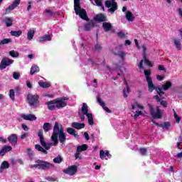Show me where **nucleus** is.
I'll list each match as a JSON object with an SVG mask.
<instances>
[{
	"label": "nucleus",
	"mask_w": 182,
	"mask_h": 182,
	"mask_svg": "<svg viewBox=\"0 0 182 182\" xmlns=\"http://www.w3.org/2000/svg\"><path fill=\"white\" fill-rule=\"evenodd\" d=\"M122 79L124 80V83L126 86V88H124V97H127V95L130 93V87H129V84H127V81L124 78V75L122 74Z\"/></svg>",
	"instance_id": "dca6fc26"
},
{
	"label": "nucleus",
	"mask_w": 182,
	"mask_h": 182,
	"mask_svg": "<svg viewBox=\"0 0 182 182\" xmlns=\"http://www.w3.org/2000/svg\"><path fill=\"white\" fill-rule=\"evenodd\" d=\"M174 117L176 120V122L180 123V120H181V118H180V117H178V115H177V113H176L175 111H174Z\"/></svg>",
	"instance_id": "864d4df0"
},
{
	"label": "nucleus",
	"mask_w": 182,
	"mask_h": 182,
	"mask_svg": "<svg viewBox=\"0 0 182 182\" xmlns=\"http://www.w3.org/2000/svg\"><path fill=\"white\" fill-rule=\"evenodd\" d=\"M38 136L40 139V143L42 147H44L46 151L49 150L52 146H58L59 141L61 144L66 143V133H65V129H63V126L58 122H55L53 129V134L50 137L52 142L47 144L46 141H45L42 129L38 130Z\"/></svg>",
	"instance_id": "f257e3e1"
},
{
	"label": "nucleus",
	"mask_w": 182,
	"mask_h": 182,
	"mask_svg": "<svg viewBox=\"0 0 182 182\" xmlns=\"http://www.w3.org/2000/svg\"><path fill=\"white\" fill-rule=\"evenodd\" d=\"M85 150H87V145L86 144H82L77 147V151L78 153H81V151H85Z\"/></svg>",
	"instance_id": "a19ab883"
},
{
	"label": "nucleus",
	"mask_w": 182,
	"mask_h": 182,
	"mask_svg": "<svg viewBox=\"0 0 182 182\" xmlns=\"http://www.w3.org/2000/svg\"><path fill=\"white\" fill-rule=\"evenodd\" d=\"M46 180H48V181H56V178L53 177H47L46 178Z\"/></svg>",
	"instance_id": "bf43d9fd"
},
{
	"label": "nucleus",
	"mask_w": 182,
	"mask_h": 182,
	"mask_svg": "<svg viewBox=\"0 0 182 182\" xmlns=\"http://www.w3.org/2000/svg\"><path fill=\"white\" fill-rule=\"evenodd\" d=\"M46 105L48 106V110H56L54 100L46 102Z\"/></svg>",
	"instance_id": "bb28decb"
},
{
	"label": "nucleus",
	"mask_w": 182,
	"mask_h": 182,
	"mask_svg": "<svg viewBox=\"0 0 182 182\" xmlns=\"http://www.w3.org/2000/svg\"><path fill=\"white\" fill-rule=\"evenodd\" d=\"M142 112L141 111H136L135 114L134 115V120H136V119L139 117V116H141Z\"/></svg>",
	"instance_id": "8fccbe9b"
},
{
	"label": "nucleus",
	"mask_w": 182,
	"mask_h": 182,
	"mask_svg": "<svg viewBox=\"0 0 182 182\" xmlns=\"http://www.w3.org/2000/svg\"><path fill=\"white\" fill-rule=\"evenodd\" d=\"M43 97H49L50 99H53L54 95L52 94H43Z\"/></svg>",
	"instance_id": "6e6d98bb"
},
{
	"label": "nucleus",
	"mask_w": 182,
	"mask_h": 182,
	"mask_svg": "<svg viewBox=\"0 0 182 182\" xmlns=\"http://www.w3.org/2000/svg\"><path fill=\"white\" fill-rule=\"evenodd\" d=\"M49 41H52V37L50 35H44L39 38V42H48Z\"/></svg>",
	"instance_id": "2f4dec72"
},
{
	"label": "nucleus",
	"mask_w": 182,
	"mask_h": 182,
	"mask_svg": "<svg viewBox=\"0 0 182 182\" xmlns=\"http://www.w3.org/2000/svg\"><path fill=\"white\" fill-rule=\"evenodd\" d=\"M97 100L99 105H100V106H102V109H104L105 110V112H107V113H112V111H110V109H109V108H107V107H106L105 105V102H103L102 100V98L97 97Z\"/></svg>",
	"instance_id": "393cba45"
},
{
	"label": "nucleus",
	"mask_w": 182,
	"mask_h": 182,
	"mask_svg": "<svg viewBox=\"0 0 182 182\" xmlns=\"http://www.w3.org/2000/svg\"><path fill=\"white\" fill-rule=\"evenodd\" d=\"M173 43L178 50H181V41H180V39L175 38L173 40Z\"/></svg>",
	"instance_id": "c9c22d12"
},
{
	"label": "nucleus",
	"mask_w": 182,
	"mask_h": 182,
	"mask_svg": "<svg viewBox=\"0 0 182 182\" xmlns=\"http://www.w3.org/2000/svg\"><path fill=\"white\" fill-rule=\"evenodd\" d=\"M6 153V152L5 149L4 148H2V149L0 151V156H5Z\"/></svg>",
	"instance_id": "338daca9"
},
{
	"label": "nucleus",
	"mask_w": 182,
	"mask_h": 182,
	"mask_svg": "<svg viewBox=\"0 0 182 182\" xmlns=\"http://www.w3.org/2000/svg\"><path fill=\"white\" fill-rule=\"evenodd\" d=\"M12 42V39L11 38H4L0 41V45H6L8 43H11Z\"/></svg>",
	"instance_id": "c03bdc74"
},
{
	"label": "nucleus",
	"mask_w": 182,
	"mask_h": 182,
	"mask_svg": "<svg viewBox=\"0 0 182 182\" xmlns=\"http://www.w3.org/2000/svg\"><path fill=\"white\" fill-rule=\"evenodd\" d=\"M157 80H159V82H161V80H164V76L162 75H156Z\"/></svg>",
	"instance_id": "e2e57ef3"
},
{
	"label": "nucleus",
	"mask_w": 182,
	"mask_h": 182,
	"mask_svg": "<svg viewBox=\"0 0 182 182\" xmlns=\"http://www.w3.org/2000/svg\"><path fill=\"white\" fill-rule=\"evenodd\" d=\"M94 20L97 22H106V21H107V17L103 14H100L94 17Z\"/></svg>",
	"instance_id": "aec40b11"
},
{
	"label": "nucleus",
	"mask_w": 182,
	"mask_h": 182,
	"mask_svg": "<svg viewBox=\"0 0 182 182\" xmlns=\"http://www.w3.org/2000/svg\"><path fill=\"white\" fill-rule=\"evenodd\" d=\"M88 65H90L91 66H95V65H99V63H95L93 60L90 59L88 60Z\"/></svg>",
	"instance_id": "603ef678"
},
{
	"label": "nucleus",
	"mask_w": 182,
	"mask_h": 182,
	"mask_svg": "<svg viewBox=\"0 0 182 182\" xmlns=\"http://www.w3.org/2000/svg\"><path fill=\"white\" fill-rule=\"evenodd\" d=\"M63 161V158L60 155H58L57 157L54 158L53 162L57 164H60V162Z\"/></svg>",
	"instance_id": "79ce46f5"
},
{
	"label": "nucleus",
	"mask_w": 182,
	"mask_h": 182,
	"mask_svg": "<svg viewBox=\"0 0 182 182\" xmlns=\"http://www.w3.org/2000/svg\"><path fill=\"white\" fill-rule=\"evenodd\" d=\"M92 28H95V21L90 20L88 23L84 25V29L87 32H89Z\"/></svg>",
	"instance_id": "4be33fe9"
},
{
	"label": "nucleus",
	"mask_w": 182,
	"mask_h": 182,
	"mask_svg": "<svg viewBox=\"0 0 182 182\" xmlns=\"http://www.w3.org/2000/svg\"><path fill=\"white\" fill-rule=\"evenodd\" d=\"M100 157L101 160H105L106 157H108V159H112V154L109 153V151H103L100 150Z\"/></svg>",
	"instance_id": "6ab92c4d"
},
{
	"label": "nucleus",
	"mask_w": 182,
	"mask_h": 182,
	"mask_svg": "<svg viewBox=\"0 0 182 182\" xmlns=\"http://www.w3.org/2000/svg\"><path fill=\"white\" fill-rule=\"evenodd\" d=\"M3 149H4V151H6V153H8V151H11V150H12V146H3Z\"/></svg>",
	"instance_id": "3c124183"
},
{
	"label": "nucleus",
	"mask_w": 182,
	"mask_h": 182,
	"mask_svg": "<svg viewBox=\"0 0 182 182\" xmlns=\"http://www.w3.org/2000/svg\"><path fill=\"white\" fill-rule=\"evenodd\" d=\"M33 36H35V30L30 29L27 33V39L28 41H32L33 39Z\"/></svg>",
	"instance_id": "7c9ffc66"
},
{
	"label": "nucleus",
	"mask_w": 182,
	"mask_h": 182,
	"mask_svg": "<svg viewBox=\"0 0 182 182\" xmlns=\"http://www.w3.org/2000/svg\"><path fill=\"white\" fill-rule=\"evenodd\" d=\"M125 18L127 19L128 22H133L136 17L134 15H133V13L131 11H128L125 13Z\"/></svg>",
	"instance_id": "5701e85b"
},
{
	"label": "nucleus",
	"mask_w": 182,
	"mask_h": 182,
	"mask_svg": "<svg viewBox=\"0 0 182 182\" xmlns=\"http://www.w3.org/2000/svg\"><path fill=\"white\" fill-rule=\"evenodd\" d=\"M152 123L158 126L159 127H161L162 129H165L166 130H168L170 129V122H164V124H159L156 122V121L152 120Z\"/></svg>",
	"instance_id": "412c9836"
},
{
	"label": "nucleus",
	"mask_w": 182,
	"mask_h": 182,
	"mask_svg": "<svg viewBox=\"0 0 182 182\" xmlns=\"http://www.w3.org/2000/svg\"><path fill=\"white\" fill-rule=\"evenodd\" d=\"M102 47L100 44L97 43L95 45V50L96 52H100V50H102Z\"/></svg>",
	"instance_id": "de8ad7c7"
},
{
	"label": "nucleus",
	"mask_w": 182,
	"mask_h": 182,
	"mask_svg": "<svg viewBox=\"0 0 182 182\" xmlns=\"http://www.w3.org/2000/svg\"><path fill=\"white\" fill-rule=\"evenodd\" d=\"M39 72V67L38 65H33L31 68L30 75H35Z\"/></svg>",
	"instance_id": "ea45409f"
},
{
	"label": "nucleus",
	"mask_w": 182,
	"mask_h": 182,
	"mask_svg": "<svg viewBox=\"0 0 182 182\" xmlns=\"http://www.w3.org/2000/svg\"><path fill=\"white\" fill-rule=\"evenodd\" d=\"M9 166L10 164L8 163V161H4L0 167V173H2V171L6 168H9Z\"/></svg>",
	"instance_id": "473e14b6"
},
{
	"label": "nucleus",
	"mask_w": 182,
	"mask_h": 182,
	"mask_svg": "<svg viewBox=\"0 0 182 182\" xmlns=\"http://www.w3.org/2000/svg\"><path fill=\"white\" fill-rule=\"evenodd\" d=\"M26 86L28 89H32V83H31L30 81H26Z\"/></svg>",
	"instance_id": "774afa93"
},
{
	"label": "nucleus",
	"mask_w": 182,
	"mask_h": 182,
	"mask_svg": "<svg viewBox=\"0 0 182 182\" xmlns=\"http://www.w3.org/2000/svg\"><path fill=\"white\" fill-rule=\"evenodd\" d=\"M154 97L158 103H161V106L167 107V102H166L165 101H161V99H160V97L159 95H155Z\"/></svg>",
	"instance_id": "e433bc0d"
},
{
	"label": "nucleus",
	"mask_w": 182,
	"mask_h": 182,
	"mask_svg": "<svg viewBox=\"0 0 182 182\" xmlns=\"http://www.w3.org/2000/svg\"><path fill=\"white\" fill-rule=\"evenodd\" d=\"M4 22L6 23V26H7V28H9L10 26H12L14 23V20H12V18L11 17H6L4 19Z\"/></svg>",
	"instance_id": "cd10ccee"
},
{
	"label": "nucleus",
	"mask_w": 182,
	"mask_h": 182,
	"mask_svg": "<svg viewBox=\"0 0 182 182\" xmlns=\"http://www.w3.org/2000/svg\"><path fill=\"white\" fill-rule=\"evenodd\" d=\"M8 141L11 146H16L18 144V135L16 134H12L8 136Z\"/></svg>",
	"instance_id": "4468645a"
},
{
	"label": "nucleus",
	"mask_w": 182,
	"mask_h": 182,
	"mask_svg": "<svg viewBox=\"0 0 182 182\" xmlns=\"http://www.w3.org/2000/svg\"><path fill=\"white\" fill-rule=\"evenodd\" d=\"M28 136H29V134H28V132L23 133V134H22L21 135V139L22 140H23V139H26V137H28Z\"/></svg>",
	"instance_id": "4d7b16f0"
},
{
	"label": "nucleus",
	"mask_w": 182,
	"mask_h": 182,
	"mask_svg": "<svg viewBox=\"0 0 182 182\" xmlns=\"http://www.w3.org/2000/svg\"><path fill=\"white\" fill-rule=\"evenodd\" d=\"M71 127L73 129H77V130H80L81 129H85V124L79 122H73Z\"/></svg>",
	"instance_id": "a878e982"
},
{
	"label": "nucleus",
	"mask_w": 182,
	"mask_h": 182,
	"mask_svg": "<svg viewBox=\"0 0 182 182\" xmlns=\"http://www.w3.org/2000/svg\"><path fill=\"white\" fill-rule=\"evenodd\" d=\"M43 129L46 133H48L50 130H52V124L46 122L43 125Z\"/></svg>",
	"instance_id": "c85d7f7f"
},
{
	"label": "nucleus",
	"mask_w": 182,
	"mask_h": 182,
	"mask_svg": "<svg viewBox=\"0 0 182 182\" xmlns=\"http://www.w3.org/2000/svg\"><path fill=\"white\" fill-rule=\"evenodd\" d=\"M28 5L27 6V11H30L31 9H32V4H33V2L32 1H28Z\"/></svg>",
	"instance_id": "13d9d810"
},
{
	"label": "nucleus",
	"mask_w": 182,
	"mask_h": 182,
	"mask_svg": "<svg viewBox=\"0 0 182 182\" xmlns=\"http://www.w3.org/2000/svg\"><path fill=\"white\" fill-rule=\"evenodd\" d=\"M74 11L76 15H79L81 19H83L84 21H89L86 10L82 9V7H80V0H74Z\"/></svg>",
	"instance_id": "20e7f679"
},
{
	"label": "nucleus",
	"mask_w": 182,
	"mask_h": 182,
	"mask_svg": "<svg viewBox=\"0 0 182 182\" xmlns=\"http://www.w3.org/2000/svg\"><path fill=\"white\" fill-rule=\"evenodd\" d=\"M26 150L27 156L31 160H32V159H33V156H35L33 151L31 148H26Z\"/></svg>",
	"instance_id": "4c0bfd02"
},
{
	"label": "nucleus",
	"mask_w": 182,
	"mask_h": 182,
	"mask_svg": "<svg viewBox=\"0 0 182 182\" xmlns=\"http://www.w3.org/2000/svg\"><path fill=\"white\" fill-rule=\"evenodd\" d=\"M63 171L65 174H68V176H75L77 171V166L73 165L69 166L68 168L64 169Z\"/></svg>",
	"instance_id": "f8f14e48"
},
{
	"label": "nucleus",
	"mask_w": 182,
	"mask_h": 182,
	"mask_svg": "<svg viewBox=\"0 0 182 182\" xmlns=\"http://www.w3.org/2000/svg\"><path fill=\"white\" fill-rule=\"evenodd\" d=\"M21 117L24 120H28L30 122H33L37 119L36 116H35V114H21Z\"/></svg>",
	"instance_id": "f3484780"
},
{
	"label": "nucleus",
	"mask_w": 182,
	"mask_h": 182,
	"mask_svg": "<svg viewBox=\"0 0 182 182\" xmlns=\"http://www.w3.org/2000/svg\"><path fill=\"white\" fill-rule=\"evenodd\" d=\"M116 0H107L105 1V6L108 8V12L110 14H114L115 11H117V3Z\"/></svg>",
	"instance_id": "6e6552de"
},
{
	"label": "nucleus",
	"mask_w": 182,
	"mask_h": 182,
	"mask_svg": "<svg viewBox=\"0 0 182 182\" xmlns=\"http://www.w3.org/2000/svg\"><path fill=\"white\" fill-rule=\"evenodd\" d=\"M144 73L148 83L149 92H151L153 90H156L158 95L161 97V96H164V92L162 90H168V88L171 87V82L170 81H167L165 84L162 85L161 87H157L154 86V84H153V79L150 77V75H151L150 70H145Z\"/></svg>",
	"instance_id": "f03ea898"
},
{
	"label": "nucleus",
	"mask_w": 182,
	"mask_h": 182,
	"mask_svg": "<svg viewBox=\"0 0 182 182\" xmlns=\"http://www.w3.org/2000/svg\"><path fill=\"white\" fill-rule=\"evenodd\" d=\"M35 149L37 150V151H41V153H43L44 154H48V151L46 149H44L42 146L39 144L35 145Z\"/></svg>",
	"instance_id": "f704fd0d"
},
{
	"label": "nucleus",
	"mask_w": 182,
	"mask_h": 182,
	"mask_svg": "<svg viewBox=\"0 0 182 182\" xmlns=\"http://www.w3.org/2000/svg\"><path fill=\"white\" fill-rule=\"evenodd\" d=\"M117 35L119 36V38H123L126 37V34H124V33L119 31L117 33Z\"/></svg>",
	"instance_id": "5fc2aeb1"
},
{
	"label": "nucleus",
	"mask_w": 182,
	"mask_h": 182,
	"mask_svg": "<svg viewBox=\"0 0 182 182\" xmlns=\"http://www.w3.org/2000/svg\"><path fill=\"white\" fill-rule=\"evenodd\" d=\"M139 153L142 155V156H146V153H147V149L146 148H140L139 149Z\"/></svg>",
	"instance_id": "09e8293b"
},
{
	"label": "nucleus",
	"mask_w": 182,
	"mask_h": 182,
	"mask_svg": "<svg viewBox=\"0 0 182 182\" xmlns=\"http://www.w3.org/2000/svg\"><path fill=\"white\" fill-rule=\"evenodd\" d=\"M30 168H39V163H37V164L30 165Z\"/></svg>",
	"instance_id": "052dcab7"
},
{
	"label": "nucleus",
	"mask_w": 182,
	"mask_h": 182,
	"mask_svg": "<svg viewBox=\"0 0 182 182\" xmlns=\"http://www.w3.org/2000/svg\"><path fill=\"white\" fill-rule=\"evenodd\" d=\"M141 48L143 50L144 60H141L140 61V63L138 64V67L139 68V69H144V67L143 66V62H144V63L147 65V66H150V68L153 67V64H151V63L149 60H147V55H146L147 48H146V46L143 45Z\"/></svg>",
	"instance_id": "423d86ee"
},
{
	"label": "nucleus",
	"mask_w": 182,
	"mask_h": 182,
	"mask_svg": "<svg viewBox=\"0 0 182 182\" xmlns=\"http://www.w3.org/2000/svg\"><path fill=\"white\" fill-rule=\"evenodd\" d=\"M90 2H91L92 5H96L97 6L100 8V9L103 11V12H105V6H103V2L102 1V0H90Z\"/></svg>",
	"instance_id": "a211bd4d"
},
{
	"label": "nucleus",
	"mask_w": 182,
	"mask_h": 182,
	"mask_svg": "<svg viewBox=\"0 0 182 182\" xmlns=\"http://www.w3.org/2000/svg\"><path fill=\"white\" fill-rule=\"evenodd\" d=\"M21 127L22 129L25 130V132H28V130H29V127H28V126H26L25 124H22Z\"/></svg>",
	"instance_id": "680f3d73"
},
{
	"label": "nucleus",
	"mask_w": 182,
	"mask_h": 182,
	"mask_svg": "<svg viewBox=\"0 0 182 182\" xmlns=\"http://www.w3.org/2000/svg\"><path fill=\"white\" fill-rule=\"evenodd\" d=\"M89 107H87V104L83 103L81 110L78 112L79 117L81 122H85V116H87L88 119V124L90 126H93L95 124V122L93 121V114L88 113Z\"/></svg>",
	"instance_id": "7ed1b4c3"
},
{
	"label": "nucleus",
	"mask_w": 182,
	"mask_h": 182,
	"mask_svg": "<svg viewBox=\"0 0 182 182\" xmlns=\"http://www.w3.org/2000/svg\"><path fill=\"white\" fill-rule=\"evenodd\" d=\"M13 77L16 80H19V77H21V73H19L18 72H14L13 73Z\"/></svg>",
	"instance_id": "a18cd8bd"
},
{
	"label": "nucleus",
	"mask_w": 182,
	"mask_h": 182,
	"mask_svg": "<svg viewBox=\"0 0 182 182\" xmlns=\"http://www.w3.org/2000/svg\"><path fill=\"white\" fill-rule=\"evenodd\" d=\"M102 28L105 31V32H109L112 29V23H107V22H104L102 23Z\"/></svg>",
	"instance_id": "c756f323"
},
{
	"label": "nucleus",
	"mask_w": 182,
	"mask_h": 182,
	"mask_svg": "<svg viewBox=\"0 0 182 182\" xmlns=\"http://www.w3.org/2000/svg\"><path fill=\"white\" fill-rule=\"evenodd\" d=\"M67 132L68 133V134H70V136H74L75 139H79V134H77V132H76V130H75V129L68 127L67 129Z\"/></svg>",
	"instance_id": "b1692460"
},
{
	"label": "nucleus",
	"mask_w": 182,
	"mask_h": 182,
	"mask_svg": "<svg viewBox=\"0 0 182 182\" xmlns=\"http://www.w3.org/2000/svg\"><path fill=\"white\" fill-rule=\"evenodd\" d=\"M11 36H16V38H19L22 35V30L20 31H11L10 32Z\"/></svg>",
	"instance_id": "58836bf2"
},
{
	"label": "nucleus",
	"mask_w": 182,
	"mask_h": 182,
	"mask_svg": "<svg viewBox=\"0 0 182 182\" xmlns=\"http://www.w3.org/2000/svg\"><path fill=\"white\" fill-rule=\"evenodd\" d=\"M53 100L55 109H63V107L68 106V103L65 100H69V98L68 97H63Z\"/></svg>",
	"instance_id": "0eeeda50"
},
{
	"label": "nucleus",
	"mask_w": 182,
	"mask_h": 182,
	"mask_svg": "<svg viewBox=\"0 0 182 182\" xmlns=\"http://www.w3.org/2000/svg\"><path fill=\"white\" fill-rule=\"evenodd\" d=\"M36 163H38L39 169L41 170H49L53 167V164L45 161L38 160Z\"/></svg>",
	"instance_id": "9d476101"
},
{
	"label": "nucleus",
	"mask_w": 182,
	"mask_h": 182,
	"mask_svg": "<svg viewBox=\"0 0 182 182\" xmlns=\"http://www.w3.org/2000/svg\"><path fill=\"white\" fill-rule=\"evenodd\" d=\"M19 4H21V0H15L12 4L9 6V7L6 9L5 14L8 15L9 14H11V11H14L15 8L19 6Z\"/></svg>",
	"instance_id": "ddd939ff"
},
{
	"label": "nucleus",
	"mask_w": 182,
	"mask_h": 182,
	"mask_svg": "<svg viewBox=\"0 0 182 182\" xmlns=\"http://www.w3.org/2000/svg\"><path fill=\"white\" fill-rule=\"evenodd\" d=\"M150 112L151 116H152L153 119H161V111L159 107L154 109L153 107H150Z\"/></svg>",
	"instance_id": "9b49d317"
},
{
	"label": "nucleus",
	"mask_w": 182,
	"mask_h": 182,
	"mask_svg": "<svg viewBox=\"0 0 182 182\" xmlns=\"http://www.w3.org/2000/svg\"><path fill=\"white\" fill-rule=\"evenodd\" d=\"M45 13L46 14H49L50 15V16H53L54 14L53 12H52V10H45Z\"/></svg>",
	"instance_id": "0e129e2a"
},
{
	"label": "nucleus",
	"mask_w": 182,
	"mask_h": 182,
	"mask_svg": "<svg viewBox=\"0 0 182 182\" xmlns=\"http://www.w3.org/2000/svg\"><path fill=\"white\" fill-rule=\"evenodd\" d=\"M9 55L11 56V58H19V53L15 50L9 51Z\"/></svg>",
	"instance_id": "37998d69"
},
{
	"label": "nucleus",
	"mask_w": 182,
	"mask_h": 182,
	"mask_svg": "<svg viewBox=\"0 0 182 182\" xmlns=\"http://www.w3.org/2000/svg\"><path fill=\"white\" fill-rule=\"evenodd\" d=\"M14 63V60L10 59L8 57H4L0 63V70H4L6 69L7 66H11Z\"/></svg>",
	"instance_id": "1a4fd4ad"
},
{
	"label": "nucleus",
	"mask_w": 182,
	"mask_h": 182,
	"mask_svg": "<svg viewBox=\"0 0 182 182\" xmlns=\"http://www.w3.org/2000/svg\"><path fill=\"white\" fill-rule=\"evenodd\" d=\"M123 46H119L118 47H117L114 50H113V53L115 54V55H117L118 56H120V58L122 59H124V56H126V53H124L123 52V50H122Z\"/></svg>",
	"instance_id": "2eb2a0df"
},
{
	"label": "nucleus",
	"mask_w": 182,
	"mask_h": 182,
	"mask_svg": "<svg viewBox=\"0 0 182 182\" xmlns=\"http://www.w3.org/2000/svg\"><path fill=\"white\" fill-rule=\"evenodd\" d=\"M27 102L31 109H38L41 106V102L39 101V95L33 94L27 95Z\"/></svg>",
	"instance_id": "39448f33"
},
{
	"label": "nucleus",
	"mask_w": 182,
	"mask_h": 182,
	"mask_svg": "<svg viewBox=\"0 0 182 182\" xmlns=\"http://www.w3.org/2000/svg\"><path fill=\"white\" fill-rule=\"evenodd\" d=\"M38 85L41 87H43V89L50 87V82H49L40 81L38 82Z\"/></svg>",
	"instance_id": "72a5a7b5"
},
{
	"label": "nucleus",
	"mask_w": 182,
	"mask_h": 182,
	"mask_svg": "<svg viewBox=\"0 0 182 182\" xmlns=\"http://www.w3.org/2000/svg\"><path fill=\"white\" fill-rule=\"evenodd\" d=\"M9 97L11 99V100H15V91L14 90H10Z\"/></svg>",
	"instance_id": "49530a36"
},
{
	"label": "nucleus",
	"mask_w": 182,
	"mask_h": 182,
	"mask_svg": "<svg viewBox=\"0 0 182 182\" xmlns=\"http://www.w3.org/2000/svg\"><path fill=\"white\" fill-rule=\"evenodd\" d=\"M84 137L86 140H90V136H89V134H87V132L84 133Z\"/></svg>",
	"instance_id": "69168bd1"
}]
</instances>
